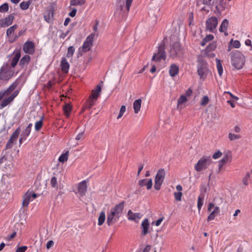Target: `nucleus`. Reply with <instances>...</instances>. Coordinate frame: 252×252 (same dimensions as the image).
I'll return each instance as SVG.
<instances>
[{"instance_id": "1", "label": "nucleus", "mask_w": 252, "mask_h": 252, "mask_svg": "<svg viewBox=\"0 0 252 252\" xmlns=\"http://www.w3.org/2000/svg\"><path fill=\"white\" fill-rule=\"evenodd\" d=\"M231 63L236 69H241L245 63V57L239 50L233 51L230 53Z\"/></svg>"}, {"instance_id": "2", "label": "nucleus", "mask_w": 252, "mask_h": 252, "mask_svg": "<svg viewBox=\"0 0 252 252\" xmlns=\"http://www.w3.org/2000/svg\"><path fill=\"white\" fill-rule=\"evenodd\" d=\"M15 70L8 63H3L0 68V80L8 82L14 75Z\"/></svg>"}, {"instance_id": "3", "label": "nucleus", "mask_w": 252, "mask_h": 252, "mask_svg": "<svg viewBox=\"0 0 252 252\" xmlns=\"http://www.w3.org/2000/svg\"><path fill=\"white\" fill-rule=\"evenodd\" d=\"M210 156H204L201 158L194 165V169L197 172H200L206 169L212 163Z\"/></svg>"}, {"instance_id": "4", "label": "nucleus", "mask_w": 252, "mask_h": 252, "mask_svg": "<svg viewBox=\"0 0 252 252\" xmlns=\"http://www.w3.org/2000/svg\"><path fill=\"white\" fill-rule=\"evenodd\" d=\"M165 176V171L163 168L159 169L156 175L155 179L154 188L157 190H159L163 183Z\"/></svg>"}, {"instance_id": "5", "label": "nucleus", "mask_w": 252, "mask_h": 252, "mask_svg": "<svg viewBox=\"0 0 252 252\" xmlns=\"http://www.w3.org/2000/svg\"><path fill=\"white\" fill-rule=\"evenodd\" d=\"M166 57L164 44L161 42L160 45L158 46V52L153 55L152 61L159 62L161 61V60H165Z\"/></svg>"}, {"instance_id": "6", "label": "nucleus", "mask_w": 252, "mask_h": 252, "mask_svg": "<svg viewBox=\"0 0 252 252\" xmlns=\"http://www.w3.org/2000/svg\"><path fill=\"white\" fill-rule=\"evenodd\" d=\"M208 71L206 63L203 60H199L197 64V73L200 77L204 79Z\"/></svg>"}, {"instance_id": "7", "label": "nucleus", "mask_w": 252, "mask_h": 252, "mask_svg": "<svg viewBox=\"0 0 252 252\" xmlns=\"http://www.w3.org/2000/svg\"><path fill=\"white\" fill-rule=\"evenodd\" d=\"M218 24V18L212 16L209 18L206 21L205 26L207 31L211 32H214Z\"/></svg>"}, {"instance_id": "8", "label": "nucleus", "mask_w": 252, "mask_h": 252, "mask_svg": "<svg viewBox=\"0 0 252 252\" xmlns=\"http://www.w3.org/2000/svg\"><path fill=\"white\" fill-rule=\"evenodd\" d=\"M94 36L95 33H92L86 38L81 47L84 52H87L90 50L93 44Z\"/></svg>"}, {"instance_id": "9", "label": "nucleus", "mask_w": 252, "mask_h": 252, "mask_svg": "<svg viewBox=\"0 0 252 252\" xmlns=\"http://www.w3.org/2000/svg\"><path fill=\"white\" fill-rule=\"evenodd\" d=\"M20 132V127H17L16 129L13 132L10 138L8 140L5 146V149H10L13 147V145L14 142L17 140V139L18 138Z\"/></svg>"}, {"instance_id": "10", "label": "nucleus", "mask_w": 252, "mask_h": 252, "mask_svg": "<svg viewBox=\"0 0 252 252\" xmlns=\"http://www.w3.org/2000/svg\"><path fill=\"white\" fill-rule=\"evenodd\" d=\"M23 50L26 54L32 55L35 52V45L32 41H27L23 45Z\"/></svg>"}, {"instance_id": "11", "label": "nucleus", "mask_w": 252, "mask_h": 252, "mask_svg": "<svg viewBox=\"0 0 252 252\" xmlns=\"http://www.w3.org/2000/svg\"><path fill=\"white\" fill-rule=\"evenodd\" d=\"M182 49V47L179 42H175L172 45L170 51V56L172 58H174L177 56V55L180 53Z\"/></svg>"}, {"instance_id": "12", "label": "nucleus", "mask_w": 252, "mask_h": 252, "mask_svg": "<svg viewBox=\"0 0 252 252\" xmlns=\"http://www.w3.org/2000/svg\"><path fill=\"white\" fill-rule=\"evenodd\" d=\"M20 78H17L6 90H3L1 91V92L3 94L4 96L9 95L18 86L20 83Z\"/></svg>"}, {"instance_id": "13", "label": "nucleus", "mask_w": 252, "mask_h": 252, "mask_svg": "<svg viewBox=\"0 0 252 252\" xmlns=\"http://www.w3.org/2000/svg\"><path fill=\"white\" fill-rule=\"evenodd\" d=\"M14 18L13 15L10 14L5 18L0 19V28L7 27L11 25Z\"/></svg>"}, {"instance_id": "14", "label": "nucleus", "mask_w": 252, "mask_h": 252, "mask_svg": "<svg viewBox=\"0 0 252 252\" xmlns=\"http://www.w3.org/2000/svg\"><path fill=\"white\" fill-rule=\"evenodd\" d=\"M125 202L123 201L116 205L115 207L111 209V211L114 212L116 216L120 218L124 208Z\"/></svg>"}, {"instance_id": "15", "label": "nucleus", "mask_w": 252, "mask_h": 252, "mask_svg": "<svg viewBox=\"0 0 252 252\" xmlns=\"http://www.w3.org/2000/svg\"><path fill=\"white\" fill-rule=\"evenodd\" d=\"M150 224L148 219H145L142 222L141 224V228L142 229L141 235L145 236L149 233Z\"/></svg>"}, {"instance_id": "16", "label": "nucleus", "mask_w": 252, "mask_h": 252, "mask_svg": "<svg viewBox=\"0 0 252 252\" xmlns=\"http://www.w3.org/2000/svg\"><path fill=\"white\" fill-rule=\"evenodd\" d=\"M13 54H14V56L11 60L10 66L12 68L14 69L19 61L21 57V53L19 50H14Z\"/></svg>"}, {"instance_id": "17", "label": "nucleus", "mask_w": 252, "mask_h": 252, "mask_svg": "<svg viewBox=\"0 0 252 252\" xmlns=\"http://www.w3.org/2000/svg\"><path fill=\"white\" fill-rule=\"evenodd\" d=\"M119 217L111 211V212L108 214L107 217V223L109 226H111L119 220Z\"/></svg>"}, {"instance_id": "18", "label": "nucleus", "mask_w": 252, "mask_h": 252, "mask_svg": "<svg viewBox=\"0 0 252 252\" xmlns=\"http://www.w3.org/2000/svg\"><path fill=\"white\" fill-rule=\"evenodd\" d=\"M138 185L140 187L146 186L147 189H150L153 186V180L151 179H144L139 181Z\"/></svg>"}, {"instance_id": "19", "label": "nucleus", "mask_w": 252, "mask_h": 252, "mask_svg": "<svg viewBox=\"0 0 252 252\" xmlns=\"http://www.w3.org/2000/svg\"><path fill=\"white\" fill-rule=\"evenodd\" d=\"M128 219L130 220H134L137 222L141 218V215L140 213H134L131 210H129L127 213Z\"/></svg>"}, {"instance_id": "20", "label": "nucleus", "mask_w": 252, "mask_h": 252, "mask_svg": "<svg viewBox=\"0 0 252 252\" xmlns=\"http://www.w3.org/2000/svg\"><path fill=\"white\" fill-rule=\"evenodd\" d=\"M53 9H52L51 8L47 9L44 14V18L45 20L48 23H50L53 19Z\"/></svg>"}, {"instance_id": "21", "label": "nucleus", "mask_w": 252, "mask_h": 252, "mask_svg": "<svg viewBox=\"0 0 252 252\" xmlns=\"http://www.w3.org/2000/svg\"><path fill=\"white\" fill-rule=\"evenodd\" d=\"M87 184L85 180L81 182L78 185V190L80 195L83 196L87 191Z\"/></svg>"}, {"instance_id": "22", "label": "nucleus", "mask_w": 252, "mask_h": 252, "mask_svg": "<svg viewBox=\"0 0 252 252\" xmlns=\"http://www.w3.org/2000/svg\"><path fill=\"white\" fill-rule=\"evenodd\" d=\"M33 200L30 192L28 191L23 196V200L22 202L23 207H27L29 203Z\"/></svg>"}, {"instance_id": "23", "label": "nucleus", "mask_w": 252, "mask_h": 252, "mask_svg": "<svg viewBox=\"0 0 252 252\" xmlns=\"http://www.w3.org/2000/svg\"><path fill=\"white\" fill-rule=\"evenodd\" d=\"M101 91V87L100 85H97L95 88L92 91V94L90 95V98L92 99H97Z\"/></svg>"}, {"instance_id": "24", "label": "nucleus", "mask_w": 252, "mask_h": 252, "mask_svg": "<svg viewBox=\"0 0 252 252\" xmlns=\"http://www.w3.org/2000/svg\"><path fill=\"white\" fill-rule=\"evenodd\" d=\"M31 60L29 55H24L20 61L19 65L22 67L27 66Z\"/></svg>"}, {"instance_id": "25", "label": "nucleus", "mask_w": 252, "mask_h": 252, "mask_svg": "<svg viewBox=\"0 0 252 252\" xmlns=\"http://www.w3.org/2000/svg\"><path fill=\"white\" fill-rule=\"evenodd\" d=\"M179 71V66L175 64H172L169 69V74L171 77H174L177 75Z\"/></svg>"}, {"instance_id": "26", "label": "nucleus", "mask_w": 252, "mask_h": 252, "mask_svg": "<svg viewBox=\"0 0 252 252\" xmlns=\"http://www.w3.org/2000/svg\"><path fill=\"white\" fill-rule=\"evenodd\" d=\"M229 22L228 20L226 19H224L221 25H220V28H219V31L220 32H224L225 35H227L228 33H226V31L227 30V27L228 26Z\"/></svg>"}, {"instance_id": "27", "label": "nucleus", "mask_w": 252, "mask_h": 252, "mask_svg": "<svg viewBox=\"0 0 252 252\" xmlns=\"http://www.w3.org/2000/svg\"><path fill=\"white\" fill-rule=\"evenodd\" d=\"M61 67L63 71L67 73L69 68V64L65 58H62L61 60Z\"/></svg>"}, {"instance_id": "28", "label": "nucleus", "mask_w": 252, "mask_h": 252, "mask_svg": "<svg viewBox=\"0 0 252 252\" xmlns=\"http://www.w3.org/2000/svg\"><path fill=\"white\" fill-rule=\"evenodd\" d=\"M32 126V123H30L27 127L24 130H23L20 136L27 139V137L30 134Z\"/></svg>"}, {"instance_id": "29", "label": "nucleus", "mask_w": 252, "mask_h": 252, "mask_svg": "<svg viewBox=\"0 0 252 252\" xmlns=\"http://www.w3.org/2000/svg\"><path fill=\"white\" fill-rule=\"evenodd\" d=\"M142 100L141 98L135 100L133 104V107L134 109V113L137 114L140 110L141 106Z\"/></svg>"}, {"instance_id": "30", "label": "nucleus", "mask_w": 252, "mask_h": 252, "mask_svg": "<svg viewBox=\"0 0 252 252\" xmlns=\"http://www.w3.org/2000/svg\"><path fill=\"white\" fill-rule=\"evenodd\" d=\"M12 101H13L10 99V98L9 96L6 98L3 99V100H2L0 104V109H2L5 107Z\"/></svg>"}, {"instance_id": "31", "label": "nucleus", "mask_w": 252, "mask_h": 252, "mask_svg": "<svg viewBox=\"0 0 252 252\" xmlns=\"http://www.w3.org/2000/svg\"><path fill=\"white\" fill-rule=\"evenodd\" d=\"M86 2L85 0H70V6H82Z\"/></svg>"}, {"instance_id": "32", "label": "nucleus", "mask_w": 252, "mask_h": 252, "mask_svg": "<svg viewBox=\"0 0 252 252\" xmlns=\"http://www.w3.org/2000/svg\"><path fill=\"white\" fill-rule=\"evenodd\" d=\"M71 108H72L71 105L68 103L66 104L63 106L64 113L67 117H68L69 116L71 111Z\"/></svg>"}, {"instance_id": "33", "label": "nucleus", "mask_w": 252, "mask_h": 252, "mask_svg": "<svg viewBox=\"0 0 252 252\" xmlns=\"http://www.w3.org/2000/svg\"><path fill=\"white\" fill-rule=\"evenodd\" d=\"M216 63H217V67L219 74L220 76H221L223 73V68H222V66L220 61L218 59H216Z\"/></svg>"}, {"instance_id": "34", "label": "nucleus", "mask_w": 252, "mask_h": 252, "mask_svg": "<svg viewBox=\"0 0 252 252\" xmlns=\"http://www.w3.org/2000/svg\"><path fill=\"white\" fill-rule=\"evenodd\" d=\"M43 117H41L40 120L37 121L35 123V130L36 131H39L43 126Z\"/></svg>"}, {"instance_id": "35", "label": "nucleus", "mask_w": 252, "mask_h": 252, "mask_svg": "<svg viewBox=\"0 0 252 252\" xmlns=\"http://www.w3.org/2000/svg\"><path fill=\"white\" fill-rule=\"evenodd\" d=\"M214 36L212 34L207 35L203 39L202 42H201V45L202 46H204L206 43L210 41H211L213 39Z\"/></svg>"}, {"instance_id": "36", "label": "nucleus", "mask_w": 252, "mask_h": 252, "mask_svg": "<svg viewBox=\"0 0 252 252\" xmlns=\"http://www.w3.org/2000/svg\"><path fill=\"white\" fill-rule=\"evenodd\" d=\"M31 2L30 0L27 1H22L20 4V7L22 10H25L29 8Z\"/></svg>"}, {"instance_id": "37", "label": "nucleus", "mask_w": 252, "mask_h": 252, "mask_svg": "<svg viewBox=\"0 0 252 252\" xmlns=\"http://www.w3.org/2000/svg\"><path fill=\"white\" fill-rule=\"evenodd\" d=\"M251 180V174L249 172H247L245 176L243 179V183L245 186H247L249 185Z\"/></svg>"}, {"instance_id": "38", "label": "nucleus", "mask_w": 252, "mask_h": 252, "mask_svg": "<svg viewBox=\"0 0 252 252\" xmlns=\"http://www.w3.org/2000/svg\"><path fill=\"white\" fill-rule=\"evenodd\" d=\"M105 214L104 212H101L98 218V224L99 225H102L105 220Z\"/></svg>"}, {"instance_id": "39", "label": "nucleus", "mask_w": 252, "mask_h": 252, "mask_svg": "<svg viewBox=\"0 0 252 252\" xmlns=\"http://www.w3.org/2000/svg\"><path fill=\"white\" fill-rule=\"evenodd\" d=\"M229 158V156L228 155H225L221 160L219 161V167L220 169V168L222 167L224 164H225L228 161Z\"/></svg>"}, {"instance_id": "40", "label": "nucleus", "mask_w": 252, "mask_h": 252, "mask_svg": "<svg viewBox=\"0 0 252 252\" xmlns=\"http://www.w3.org/2000/svg\"><path fill=\"white\" fill-rule=\"evenodd\" d=\"M75 52V48L73 46H69L67 49L66 57L68 58H72Z\"/></svg>"}, {"instance_id": "41", "label": "nucleus", "mask_w": 252, "mask_h": 252, "mask_svg": "<svg viewBox=\"0 0 252 252\" xmlns=\"http://www.w3.org/2000/svg\"><path fill=\"white\" fill-rule=\"evenodd\" d=\"M68 157V152H66L65 153L62 154L59 158V161L61 162H64L67 161Z\"/></svg>"}, {"instance_id": "42", "label": "nucleus", "mask_w": 252, "mask_h": 252, "mask_svg": "<svg viewBox=\"0 0 252 252\" xmlns=\"http://www.w3.org/2000/svg\"><path fill=\"white\" fill-rule=\"evenodd\" d=\"M203 199H204V196L203 195H199L198 197V200H197V208L198 209V211H200L203 205Z\"/></svg>"}, {"instance_id": "43", "label": "nucleus", "mask_w": 252, "mask_h": 252, "mask_svg": "<svg viewBox=\"0 0 252 252\" xmlns=\"http://www.w3.org/2000/svg\"><path fill=\"white\" fill-rule=\"evenodd\" d=\"M241 138V135L239 134H235L232 133H229L228 138L231 141H234L235 140L239 139Z\"/></svg>"}, {"instance_id": "44", "label": "nucleus", "mask_w": 252, "mask_h": 252, "mask_svg": "<svg viewBox=\"0 0 252 252\" xmlns=\"http://www.w3.org/2000/svg\"><path fill=\"white\" fill-rule=\"evenodd\" d=\"M17 26L14 25L9 28L6 31V35L9 36L11 34L14 33V31L17 29Z\"/></svg>"}, {"instance_id": "45", "label": "nucleus", "mask_w": 252, "mask_h": 252, "mask_svg": "<svg viewBox=\"0 0 252 252\" xmlns=\"http://www.w3.org/2000/svg\"><path fill=\"white\" fill-rule=\"evenodd\" d=\"M229 44H231L232 47L235 48H239L241 46L240 41L237 40H233V39H231Z\"/></svg>"}, {"instance_id": "46", "label": "nucleus", "mask_w": 252, "mask_h": 252, "mask_svg": "<svg viewBox=\"0 0 252 252\" xmlns=\"http://www.w3.org/2000/svg\"><path fill=\"white\" fill-rule=\"evenodd\" d=\"M9 6L8 3H4L0 6V12L3 13L8 11Z\"/></svg>"}, {"instance_id": "47", "label": "nucleus", "mask_w": 252, "mask_h": 252, "mask_svg": "<svg viewBox=\"0 0 252 252\" xmlns=\"http://www.w3.org/2000/svg\"><path fill=\"white\" fill-rule=\"evenodd\" d=\"M50 183L52 188H55L57 187V179L55 176H53L51 178Z\"/></svg>"}, {"instance_id": "48", "label": "nucleus", "mask_w": 252, "mask_h": 252, "mask_svg": "<svg viewBox=\"0 0 252 252\" xmlns=\"http://www.w3.org/2000/svg\"><path fill=\"white\" fill-rule=\"evenodd\" d=\"M209 97L207 95H204L201 100L200 105L202 106L206 105L209 102Z\"/></svg>"}, {"instance_id": "49", "label": "nucleus", "mask_w": 252, "mask_h": 252, "mask_svg": "<svg viewBox=\"0 0 252 252\" xmlns=\"http://www.w3.org/2000/svg\"><path fill=\"white\" fill-rule=\"evenodd\" d=\"M187 101V98L186 96L182 95L180 96V97L179 98L178 100V104H182L185 102H186Z\"/></svg>"}, {"instance_id": "50", "label": "nucleus", "mask_w": 252, "mask_h": 252, "mask_svg": "<svg viewBox=\"0 0 252 252\" xmlns=\"http://www.w3.org/2000/svg\"><path fill=\"white\" fill-rule=\"evenodd\" d=\"M94 100L90 98V100L87 102L85 106L86 109H90L94 105Z\"/></svg>"}, {"instance_id": "51", "label": "nucleus", "mask_w": 252, "mask_h": 252, "mask_svg": "<svg viewBox=\"0 0 252 252\" xmlns=\"http://www.w3.org/2000/svg\"><path fill=\"white\" fill-rule=\"evenodd\" d=\"M126 106L125 105H122L121 107L119 115L117 117V119H118L121 118L123 116V115H124L125 112L126 111Z\"/></svg>"}, {"instance_id": "52", "label": "nucleus", "mask_w": 252, "mask_h": 252, "mask_svg": "<svg viewBox=\"0 0 252 252\" xmlns=\"http://www.w3.org/2000/svg\"><path fill=\"white\" fill-rule=\"evenodd\" d=\"M174 196L177 201H181L182 199V193L181 192H175Z\"/></svg>"}, {"instance_id": "53", "label": "nucleus", "mask_w": 252, "mask_h": 252, "mask_svg": "<svg viewBox=\"0 0 252 252\" xmlns=\"http://www.w3.org/2000/svg\"><path fill=\"white\" fill-rule=\"evenodd\" d=\"M133 0H126L125 7L127 12L129 11L130 6Z\"/></svg>"}, {"instance_id": "54", "label": "nucleus", "mask_w": 252, "mask_h": 252, "mask_svg": "<svg viewBox=\"0 0 252 252\" xmlns=\"http://www.w3.org/2000/svg\"><path fill=\"white\" fill-rule=\"evenodd\" d=\"M19 93V92L18 90H16L11 93L9 97L12 101H13L14 99L18 95Z\"/></svg>"}, {"instance_id": "55", "label": "nucleus", "mask_w": 252, "mask_h": 252, "mask_svg": "<svg viewBox=\"0 0 252 252\" xmlns=\"http://www.w3.org/2000/svg\"><path fill=\"white\" fill-rule=\"evenodd\" d=\"M28 247L26 246L18 247L16 252H25L27 250Z\"/></svg>"}, {"instance_id": "56", "label": "nucleus", "mask_w": 252, "mask_h": 252, "mask_svg": "<svg viewBox=\"0 0 252 252\" xmlns=\"http://www.w3.org/2000/svg\"><path fill=\"white\" fill-rule=\"evenodd\" d=\"M194 16L193 13L192 12H190L189 13V25H190L192 22L193 21Z\"/></svg>"}, {"instance_id": "57", "label": "nucleus", "mask_w": 252, "mask_h": 252, "mask_svg": "<svg viewBox=\"0 0 252 252\" xmlns=\"http://www.w3.org/2000/svg\"><path fill=\"white\" fill-rule=\"evenodd\" d=\"M217 214H215L213 211L210 213V214L209 215L207 220L208 221H211L212 220H213L216 216H217Z\"/></svg>"}, {"instance_id": "58", "label": "nucleus", "mask_w": 252, "mask_h": 252, "mask_svg": "<svg viewBox=\"0 0 252 252\" xmlns=\"http://www.w3.org/2000/svg\"><path fill=\"white\" fill-rule=\"evenodd\" d=\"M222 155V153L220 151H218L217 152L214 153L213 155V158L214 159H217L221 157Z\"/></svg>"}, {"instance_id": "59", "label": "nucleus", "mask_w": 252, "mask_h": 252, "mask_svg": "<svg viewBox=\"0 0 252 252\" xmlns=\"http://www.w3.org/2000/svg\"><path fill=\"white\" fill-rule=\"evenodd\" d=\"M71 29L68 30L65 32H62L61 34V35H60V37L61 38H63V39L68 34V33H69V32L71 31Z\"/></svg>"}, {"instance_id": "60", "label": "nucleus", "mask_w": 252, "mask_h": 252, "mask_svg": "<svg viewBox=\"0 0 252 252\" xmlns=\"http://www.w3.org/2000/svg\"><path fill=\"white\" fill-rule=\"evenodd\" d=\"M77 12V9L75 8H73L71 12H70L68 14L69 16L71 17H74L75 16Z\"/></svg>"}, {"instance_id": "61", "label": "nucleus", "mask_w": 252, "mask_h": 252, "mask_svg": "<svg viewBox=\"0 0 252 252\" xmlns=\"http://www.w3.org/2000/svg\"><path fill=\"white\" fill-rule=\"evenodd\" d=\"M84 132L79 133L75 137L76 140H79L84 137Z\"/></svg>"}, {"instance_id": "62", "label": "nucleus", "mask_w": 252, "mask_h": 252, "mask_svg": "<svg viewBox=\"0 0 252 252\" xmlns=\"http://www.w3.org/2000/svg\"><path fill=\"white\" fill-rule=\"evenodd\" d=\"M203 3L206 5H211L213 3V0H203Z\"/></svg>"}, {"instance_id": "63", "label": "nucleus", "mask_w": 252, "mask_h": 252, "mask_svg": "<svg viewBox=\"0 0 252 252\" xmlns=\"http://www.w3.org/2000/svg\"><path fill=\"white\" fill-rule=\"evenodd\" d=\"M54 245V242L52 240L49 241L46 244V248L47 249H49Z\"/></svg>"}, {"instance_id": "64", "label": "nucleus", "mask_w": 252, "mask_h": 252, "mask_svg": "<svg viewBox=\"0 0 252 252\" xmlns=\"http://www.w3.org/2000/svg\"><path fill=\"white\" fill-rule=\"evenodd\" d=\"M213 212L217 215H218L220 213V208L218 206H216L213 211Z\"/></svg>"}]
</instances>
